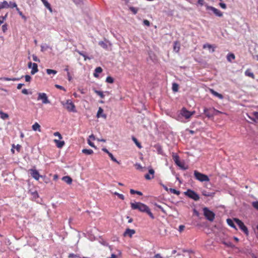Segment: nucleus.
<instances>
[{
  "label": "nucleus",
  "mask_w": 258,
  "mask_h": 258,
  "mask_svg": "<svg viewBox=\"0 0 258 258\" xmlns=\"http://www.w3.org/2000/svg\"><path fill=\"white\" fill-rule=\"evenodd\" d=\"M195 111H189L187 110L185 107H183L180 111V115L186 119H189L192 115L195 114Z\"/></svg>",
  "instance_id": "nucleus-5"
},
{
  "label": "nucleus",
  "mask_w": 258,
  "mask_h": 258,
  "mask_svg": "<svg viewBox=\"0 0 258 258\" xmlns=\"http://www.w3.org/2000/svg\"><path fill=\"white\" fill-rule=\"evenodd\" d=\"M227 59L228 61L231 62L232 60L235 59V55L233 53H229L227 56Z\"/></svg>",
  "instance_id": "nucleus-31"
},
{
  "label": "nucleus",
  "mask_w": 258,
  "mask_h": 258,
  "mask_svg": "<svg viewBox=\"0 0 258 258\" xmlns=\"http://www.w3.org/2000/svg\"><path fill=\"white\" fill-rule=\"evenodd\" d=\"M11 79H12V78H8V77H4V78H2L1 79V80L6 81H12Z\"/></svg>",
  "instance_id": "nucleus-59"
},
{
  "label": "nucleus",
  "mask_w": 258,
  "mask_h": 258,
  "mask_svg": "<svg viewBox=\"0 0 258 258\" xmlns=\"http://www.w3.org/2000/svg\"><path fill=\"white\" fill-rule=\"evenodd\" d=\"M204 48H208L209 49H212L211 52H213L215 51L214 48H213V46L209 44H205L203 45Z\"/></svg>",
  "instance_id": "nucleus-30"
},
{
  "label": "nucleus",
  "mask_w": 258,
  "mask_h": 258,
  "mask_svg": "<svg viewBox=\"0 0 258 258\" xmlns=\"http://www.w3.org/2000/svg\"><path fill=\"white\" fill-rule=\"evenodd\" d=\"M202 193V195L205 197H213L214 195V192H209L205 190H203Z\"/></svg>",
  "instance_id": "nucleus-25"
},
{
  "label": "nucleus",
  "mask_w": 258,
  "mask_h": 258,
  "mask_svg": "<svg viewBox=\"0 0 258 258\" xmlns=\"http://www.w3.org/2000/svg\"><path fill=\"white\" fill-rule=\"evenodd\" d=\"M107 42H108V41H106L105 40V41H99L98 44L101 47H102L104 49H107V48H108Z\"/></svg>",
  "instance_id": "nucleus-21"
},
{
  "label": "nucleus",
  "mask_w": 258,
  "mask_h": 258,
  "mask_svg": "<svg viewBox=\"0 0 258 258\" xmlns=\"http://www.w3.org/2000/svg\"><path fill=\"white\" fill-rule=\"evenodd\" d=\"M130 10L134 14H136L138 11V9L137 8H136L133 7H130Z\"/></svg>",
  "instance_id": "nucleus-43"
},
{
  "label": "nucleus",
  "mask_w": 258,
  "mask_h": 258,
  "mask_svg": "<svg viewBox=\"0 0 258 258\" xmlns=\"http://www.w3.org/2000/svg\"><path fill=\"white\" fill-rule=\"evenodd\" d=\"M32 58H33V61H34L40 62V59L35 54L32 55Z\"/></svg>",
  "instance_id": "nucleus-50"
},
{
  "label": "nucleus",
  "mask_w": 258,
  "mask_h": 258,
  "mask_svg": "<svg viewBox=\"0 0 258 258\" xmlns=\"http://www.w3.org/2000/svg\"><path fill=\"white\" fill-rule=\"evenodd\" d=\"M172 89L173 92H177L178 90V85L175 83L172 84Z\"/></svg>",
  "instance_id": "nucleus-33"
},
{
  "label": "nucleus",
  "mask_w": 258,
  "mask_h": 258,
  "mask_svg": "<svg viewBox=\"0 0 258 258\" xmlns=\"http://www.w3.org/2000/svg\"><path fill=\"white\" fill-rule=\"evenodd\" d=\"M154 173H155L154 170L153 169H152V168H150L149 169V174H147L145 175V178L148 180L153 179L154 177Z\"/></svg>",
  "instance_id": "nucleus-12"
},
{
  "label": "nucleus",
  "mask_w": 258,
  "mask_h": 258,
  "mask_svg": "<svg viewBox=\"0 0 258 258\" xmlns=\"http://www.w3.org/2000/svg\"><path fill=\"white\" fill-rule=\"evenodd\" d=\"M82 153L86 155H91L93 153V151L91 149H84L82 150Z\"/></svg>",
  "instance_id": "nucleus-28"
},
{
  "label": "nucleus",
  "mask_w": 258,
  "mask_h": 258,
  "mask_svg": "<svg viewBox=\"0 0 258 258\" xmlns=\"http://www.w3.org/2000/svg\"><path fill=\"white\" fill-rule=\"evenodd\" d=\"M32 128L34 131H38L39 132H41V126L37 122H35L32 125Z\"/></svg>",
  "instance_id": "nucleus-18"
},
{
  "label": "nucleus",
  "mask_w": 258,
  "mask_h": 258,
  "mask_svg": "<svg viewBox=\"0 0 258 258\" xmlns=\"http://www.w3.org/2000/svg\"><path fill=\"white\" fill-rule=\"evenodd\" d=\"M30 172L32 177L35 179L38 180L39 179L40 175L37 170L36 169H30Z\"/></svg>",
  "instance_id": "nucleus-11"
},
{
  "label": "nucleus",
  "mask_w": 258,
  "mask_h": 258,
  "mask_svg": "<svg viewBox=\"0 0 258 258\" xmlns=\"http://www.w3.org/2000/svg\"><path fill=\"white\" fill-rule=\"evenodd\" d=\"M114 194L116 195L119 199L122 200L124 199V196L122 194H119L117 192H114Z\"/></svg>",
  "instance_id": "nucleus-48"
},
{
  "label": "nucleus",
  "mask_w": 258,
  "mask_h": 258,
  "mask_svg": "<svg viewBox=\"0 0 258 258\" xmlns=\"http://www.w3.org/2000/svg\"><path fill=\"white\" fill-rule=\"evenodd\" d=\"M210 92L211 93V94H212L215 96L218 97L220 99H223V95L222 94L217 92L216 91H214L213 89H210Z\"/></svg>",
  "instance_id": "nucleus-15"
},
{
  "label": "nucleus",
  "mask_w": 258,
  "mask_h": 258,
  "mask_svg": "<svg viewBox=\"0 0 258 258\" xmlns=\"http://www.w3.org/2000/svg\"><path fill=\"white\" fill-rule=\"evenodd\" d=\"M76 5H80L82 3L83 0H72Z\"/></svg>",
  "instance_id": "nucleus-56"
},
{
  "label": "nucleus",
  "mask_w": 258,
  "mask_h": 258,
  "mask_svg": "<svg viewBox=\"0 0 258 258\" xmlns=\"http://www.w3.org/2000/svg\"><path fill=\"white\" fill-rule=\"evenodd\" d=\"M103 109L101 107H99L97 113V115H96L97 117L99 118L100 117H102L104 118H106V115L105 114H103Z\"/></svg>",
  "instance_id": "nucleus-14"
},
{
  "label": "nucleus",
  "mask_w": 258,
  "mask_h": 258,
  "mask_svg": "<svg viewBox=\"0 0 258 258\" xmlns=\"http://www.w3.org/2000/svg\"><path fill=\"white\" fill-rule=\"evenodd\" d=\"M108 156H109V157L111 158V159L113 161V162H116L118 164H119V162L116 159V158H115L113 156V155H112V153H109V154L108 155Z\"/></svg>",
  "instance_id": "nucleus-47"
},
{
  "label": "nucleus",
  "mask_w": 258,
  "mask_h": 258,
  "mask_svg": "<svg viewBox=\"0 0 258 258\" xmlns=\"http://www.w3.org/2000/svg\"><path fill=\"white\" fill-rule=\"evenodd\" d=\"M79 257V256L78 255L74 254V253H70L69 255V258H77Z\"/></svg>",
  "instance_id": "nucleus-52"
},
{
  "label": "nucleus",
  "mask_w": 258,
  "mask_h": 258,
  "mask_svg": "<svg viewBox=\"0 0 258 258\" xmlns=\"http://www.w3.org/2000/svg\"><path fill=\"white\" fill-rule=\"evenodd\" d=\"M31 194L32 196V198L33 199H36L37 198H38V194L37 193V191H32V192H31Z\"/></svg>",
  "instance_id": "nucleus-40"
},
{
  "label": "nucleus",
  "mask_w": 258,
  "mask_h": 258,
  "mask_svg": "<svg viewBox=\"0 0 258 258\" xmlns=\"http://www.w3.org/2000/svg\"><path fill=\"white\" fill-rule=\"evenodd\" d=\"M17 11L18 12L19 15L22 17V19H23L24 20H26L27 19L26 16H25L22 12L20 11V9L18 8H17Z\"/></svg>",
  "instance_id": "nucleus-39"
},
{
  "label": "nucleus",
  "mask_w": 258,
  "mask_h": 258,
  "mask_svg": "<svg viewBox=\"0 0 258 258\" xmlns=\"http://www.w3.org/2000/svg\"><path fill=\"white\" fill-rule=\"evenodd\" d=\"M222 243L224 244L225 245L228 246V247H232V244L230 241H222Z\"/></svg>",
  "instance_id": "nucleus-46"
},
{
  "label": "nucleus",
  "mask_w": 258,
  "mask_h": 258,
  "mask_svg": "<svg viewBox=\"0 0 258 258\" xmlns=\"http://www.w3.org/2000/svg\"><path fill=\"white\" fill-rule=\"evenodd\" d=\"M184 227H184V225H180V226H179V229H178L179 231V232H181V231H182L184 230Z\"/></svg>",
  "instance_id": "nucleus-64"
},
{
  "label": "nucleus",
  "mask_w": 258,
  "mask_h": 258,
  "mask_svg": "<svg viewBox=\"0 0 258 258\" xmlns=\"http://www.w3.org/2000/svg\"><path fill=\"white\" fill-rule=\"evenodd\" d=\"M252 205L255 209L258 210V201L252 202Z\"/></svg>",
  "instance_id": "nucleus-51"
},
{
  "label": "nucleus",
  "mask_w": 258,
  "mask_h": 258,
  "mask_svg": "<svg viewBox=\"0 0 258 258\" xmlns=\"http://www.w3.org/2000/svg\"><path fill=\"white\" fill-rule=\"evenodd\" d=\"M22 93L24 94H26V95H27V94H31V93H29L27 89H23L22 91Z\"/></svg>",
  "instance_id": "nucleus-57"
},
{
  "label": "nucleus",
  "mask_w": 258,
  "mask_h": 258,
  "mask_svg": "<svg viewBox=\"0 0 258 258\" xmlns=\"http://www.w3.org/2000/svg\"><path fill=\"white\" fill-rule=\"evenodd\" d=\"M8 13H6V15L4 16H2L1 17L0 16V26L1 25V24H2L4 21L6 20L7 17H8Z\"/></svg>",
  "instance_id": "nucleus-34"
},
{
  "label": "nucleus",
  "mask_w": 258,
  "mask_h": 258,
  "mask_svg": "<svg viewBox=\"0 0 258 258\" xmlns=\"http://www.w3.org/2000/svg\"><path fill=\"white\" fill-rule=\"evenodd\" d=\"M170 191L174 194H175L176 195H179L180 194V191L178 190H177L174 188H169Z\"/></svg>",
  "instance_id": "nucleus-44"
},
{
  "label": "nucleus",
  "mask_w": 258,
  "mask_h": 258,
  "mask_svg": "<svg viewBox=\"0 0 258 258\" xmlns=\"http://www.w3.org/2000/svg\"><path fill=\"white\" fill-rule=\"evenodd\" d=\"M227 223L231 227L235 228V225L234 224V222H233L232 220H231L230 219H227Z\"/></svg>",
  "instance_id": "nucleus-32"
},
{
  "label": "nucleus",
  "mask_w": 258,
  "mask_h": 258,
  "mask_svg": "<svg viewBox=\"0 0 258 258\" xmlns=\"http://www.w3.org/2000/svg\"><path fill=\"white\" fill-rule=\"evenodd\" d=\"M179 165H178V166H179L181 169L183 170H185L187 169V168L184 166L183 163L180 162V163Z\"/></svg>",
  "instance_id": "nucleus-55"
},
{
  "label": "nucleus",
  "mask_w": 258,
  "mask_h": 258,
  "mask_svg": "<svg viewBox=\"0 0 258 258\" xmlns=\"http://www.w3.org/2000/svg\"><path fill=\"white\" fill-rule=\"evenodd\" d=\"M62 180L69 184H71L72 182V179L69 176H63Z\"/></svg>",
  "instance_id": "nucleus-20"
},
{
  "label": "nucleus",
  "mask_w": 258,
  "mask_h": 258,
  "mask_svg": "<svg viewBox=\"0 0 258 258\" xmlns=\"http://www.w3.org/2000/svg\"><path fill=\"white\" fill-rule=\"evenodd\" d=\"M78 53L83 56V57L84 58V60H86L87 59H90V58H89L88 57H87L86 56V55L83 52V51H79L78 50L77 51Z\"/></svg>",
  "instance_id": "nucleus-41"
},
{
  "label": "nucleus",
  "mask_w": 258,
  "mask_h": 258,
  "mask_svg": "<svg viewBox=\"0 0 258 258\" xmlns=\"http://www.w3.org/2000/svg\"><path fill=\"white\" fill-rule=\"evenodd\" d=\"M94 92L97 94L98 95H99L101 98L103 99L105 97L103 92L102 91H98V90H97L95 89H93Z\"/></svg>",
  "instance_id": "nucleus-29"
},
{
  "label": "nucleus",
  "mask_w": 258,
  "mask_h": 258,
  "mask_svg": "<svg viewBox=\"0 0 258 258\" xmlns=\"http://www.w3.org/2000/svg\"><path fill=\"white\" fill-rule=\"evenodd\" d=\"M44 6L47 8L50 13L52 12V9L51 8V7L50 5V4L48 2L47 0H46L42 2Z\"/></svg>",
  "instance_id": "nucleus-22"
},
{
  "label": "nucleus",
  "mask_w": 258,
  "mask_h": 258,
  "mask_svg": "<svg viewBox=\"0 0 258 258\" xmlns=\"http://www.w3.org/2000/svg\"><path fill=\"white\" fill-rule=\"evenodd\" d=\"M185 195L193 199L194 200L197 201L200 199V197L195 191L191 189H188L184 192Z\"/></svg>",
  "instance_id": "nucleus-6"
},
{
  "label": "nucleus",
  "mask_w": 258,
  "mask_h": 258,
  "mask_svg": "<svg viewBox=\"0 0 258 258\" xmlns=\"http://www.w3.org/2000/svg\"><path fill=\"white\" fill-rule=\"evenodd\" d=\"M53 135H54V136L58 137L59 139H62V136H61V135H60V134L59 132H55L53 134Z\"/></svg>",
  "instance_id": "nucleus-54"
},
{
  "label": "nucleus",
  "mask_w": 258,
  "mask_h": 258,
  "mask_svg": "<svg viewBox=\"0 0 258 258\" xmlns=\"http://www.w3.org/2000/svg\"><path fill=\"white\" fill-rule=\"evenodd\" d=\"M219 6L223 9H226L227 8L226 4L223 3H219Z\"/></svg>",
  "instance_id": "nucleus-58"
},
{
  "label": "nucleus",
  "mask_w": 258,
  "mask_h": 258,
  "mask_svg": "<svg viewBox=\"0 0 258 258\" xmlns=\"http://www.w3.org/2000/svg\"><path fill=\"white\" fill-rule=\"evenodd\" d=\"M25 81L26 82H30L31 79V77L29 75H26L25 76Z\"/></svg>",
  "instance_id": "nucleus-60"
},
{
  "label": "nucleus",
  "mask_w": 258,
  "mask_h": 258,
  "mask_svg": "<svg viewBox=\"0 0 258 258\" xmlns=\"http://www.w3.org/2000/svg\"><path fill=\"white\" fill-rule=\"evenodd\" d=\"M9 8H16V10H17V8H18L17 5L15 2H10V3H9Z\"/></svg>",
  "instance_id": "nucleus-38"
},
{
  "label": "nucleus",
  "mask_w": 258,
  "mask_h": 258,
  "mask_svg": "<svg viewBox=\"0 0 258 258\" xmlns=\"http://www.w3.org/2000/svg\"><path fill=\"white\" fill-rule=\"evenodd\" d=\"M0 116L3 119H6L9 118V115L7 113L3 112L2 110H0Z\"/></svg>",
  "instance_id": "nucleus-27"
},
{
  "label": "nucleus",
  "mask_w": 258,
  "mask_h": 258,
  "mask_svg": "<svg viewBox=\"0 0 258 258\" xmlns=\"http://www.w3.org/2000/svg\"><path fill=\"white\" fill-rule=\"evenodd\" d=\"M61 104L69 112H76V106L71 99H68L66 102L61 101Z\"/></svg>",
  "instance_id": "nucleus-2"
},
{
  "label": "nucleus",
  "mask_w": 258,
  "mask_h": 258,
  "mask_svg": "<svg viewBox=\"0 0 258 258\" xmlns=\"http://www.w3.org/2000/svg\"><path fill=\"white\" fill-rule=\"evenodd\" d=\"M206 8L207 10L212 11L216 16H217L218 17H222V16H223L222 12H221L218 9H217L212 6H208L207 5H206Z\"/></svg>",
  "instance_id": "nucleus-9"
},
{
  "label": "nucleus",
  "mask_w": 258,
  "mask_h": 258,
  "mask_svg": "<svg viewBox=\"0 0 258 258\" xmlns=\"http://www.w3.org/2000/svg\"><path fill=\"white\" fill-rule=\"evenodd\" d=\"M212 109H213V108H205L204 109L205 114L208 118H212L214 117V112L212 110Z\"/></svg>",
  "instance_id": "nucleus-10"
},
{
  "label": "nucleus",
  "mask_w": 258,
  "mask_h": 258,
  "mask_svg": "<svg viewBox=\"0 0 258 258\" xmlns=\"http://www.w3.org/2000/svg\"><path fill=\"white\" fill-rule=\"evenodd\" d=\"M54 142L56 143V146L58 148H61L64 145V142L55 139Z\"/></svg>",
  "instance_id": "nucleus-19"
},
{
  "label": "nucleus",
  "mask_w": 258,
  "mask_h": 258,
  "mask_svg": "<svg viewBox=\"0 0 258 258\" xmlns=\"http://www.w3.org/2000/svg\"><path fill=\"white\" fill-rule=\"evenodd\" d=\"M7 25L4 24L2 26V30L4 32H5L7 30Z\"/></svg>",
  "instance_id": "nucleus-63"
},
{
  "label": "nucleus",
  "mask_w": 258,
  "mask_h": 258,
  "mask_svg": "<svg viewBox=\"0 0 258 258\" xmlns=\"http://www.w3.org/2000/svg\"><path fill=\"white\" fill-rule=\"evenodd\" d=\"M180 49L179 45L177 42H174V50L177 52L179 51Z\"/></svg>",
  "instance_id": "nucleus-35"
},
{
  "label": "nucleus",
  "mask_w": 258,
  "mask_h": 258,
  "mask_svg": "<svg viewBox=\"0 0 258 258\" xmlns=\"http://www.w3.org/2000/svg\"><path fill=\"white\" fill-rule=\"evenodd\" d=\"M48 49H51V48L47 44H43L41 45V51L42 52H44L46 50H47Z\"/></svg>",
  "instance_id": "nucleus-24"
},
{
  "label": "nucleus",
  "mask_w": 258,
  "mask_h": 258,
  "mask_svg": "<svg viewBox=\"0 0 258 258\" xmlns=\"http://www.w3.org/2000/svg\"><path fill=\"white\" fill-rule=\"evenodd\" d=\"M194 175L196 179L199 180L201 182L209 181L210 180L207 175L201 173L197 170L194 171Z\"/></svg>",
  "instance_id": "nucleus-4"
},
{
  "label": "nucleus",
  "mask_w": 258,
  "mask_h": 258,
  "mask_svg": "<svg viewBox=\"0 0 258 258\" xmlns=\"http://www.w3.org/2000/svg\"><path fill=\"white\" fill-rule=\"evenodd\" d=\"M135 166H136L137 169L140 170V169H142V167L140 163H136L135 164Z\"/></svg>",
  "instance_id": "nucleus-62"
},
{
  "label": "nucleus",
  "mask_w": 258,
  "mask_h": 258,
  "mask_svg": "<svg viewBox=\"0 0 258 258\" xmlns=\"http://www.w3.org/2000/svg\"><path fill=\"white\" fill-rule=\"evenodd\" d=\"M204 215L207 220L210 221H213L215 218V214L212 211H210L208 208H203Z\"/></svg>",
  "instance_id": "nucleus-3"
},
{
  "label": "nucleus",
  "mask_w": 258,
  "mask_h": 258,
  "mask_svg": "<svg viewBox=\"0 0 258 258\" xmlns=\"http://www.w3.org/2000/svg\"><path fill=\"white\" fill-rule=\"evenodd\" d=\"M234 220L236 223V224L239 226V228L245 234H248V231L247 228L245 226L244 223L241 220L237 218H235Z\"/></svg>",
  "instance_id": "nucleus-7"
},
{
  "label": "nucleus",
  "mask_w": 258,
  "mask_h": 258,
  "mask_svg": "<svg viewBox=\"0 0 258 258\" xmlns=\"http://www.w3.org/2000/svg\"><path fill=\"white\" fill-rule=\"evenodd\" d=\"M46 71L48 75H51V74L55 75L57 73V71L53 70H51V69H47Z\"/></svg>",
  "instance_id": "nucleus-36"
},
{
  "label": "nucleus",
  "mask_w": 258,
  "mask_h": 258,
  "mask_svg": "<svg viewBox=\"0 0 258 258\" xmlns=\"http://www.w3.org/2000/svg\"><path fill=\"white\" fill-rule=\"evenodd\" d=\"M133 140L134 141V142H135V143L136 144V145L139 148H141L142 147L140 143L138 141V140L135 138V137H133Z\"/></svg>",
  "instance_id": "nucleus-45"
},
{
  "label": "nucleus",
  "mask_w": 258,
  "mask_h": 258,
  "mask_svg": "<svg viewBox=\"0 0 258 258\" xmlns=\"http://www.w3.org/2000/svg\"><path fill=\"white\" fill-rule=\"evenodd\" d=\"M131 207L133 210H138L141 212L146 213L152 219L155 218L149 208L143 203L140 202L131 203Z\"/></svg>",
  "instance_id": "nucleus-1"
},
{
  "label": "nucleus",
  "mask_w": 258,
  "mask_h": 258,
  "mask_svg": "<svg viewBox=\"0 0 258 258\" xmlns=\"http://www.w3.org/2000/svg\"><path fill=\"white\" fill-rule=\"evenodd\" d=\"M102 71H103L101 67H97L95 69L94 73L93 74L94 77L95 78H98V77H99L98 74L102 73Z\"/></svg>",
  "instance_id": "nucleus-16"
},
{
  "label": "nucleus",
  "mask_w": 258,
  "mask_h": 258,
  "mask_svg": "<svg viewBox=\"0 0 258 258\" xmlns=\"http://www.w3.org/2000/svg\"><path fill=\"white\" fill-rule=\"evenodd\" d=\"M9 8V3L6 1H4L0 4V8L2 9H7Z\"/></svg>",
  "instance_id": "nucleus-23"
},
{
  "label": "nucleus",
  "mask_w": 258,
  "mask_h": 258,
  "mask_svg": "<svg viewBox=\"0 0 258 258\" xmlns=\"http://www.w3.org/2000/svg\"><path fill=\"white\" fill-rule=\"evenodd\" d=\"M106 82L108 83H113L114 82V79L110 76H108L106 79Z\"/></svg>",
  "instance_id": "nucleus-37"
},
{
  "label": "nucleus",
  "mask_w": 258,
  "mask_h": 258,
  "mask_svg": "<svg viewBox=\"0 0 258 258\" xmlns=\"http://www.w3.org/2000/svg\"><path fill=\"white\" fill-rule=\"evenodd\" d=\"M143 24L147 26H149L150 24V22L147 20H144L143 21Z\"/></svg>",
  "instance_id": "nucleus-61"
},
{
  "label": "nucleus",
  "mask_w": 258,
  "mask_h": 258,
  "mask_svg": "<svg viewBox=\"0 0 258 258\" xmlns=\"http://www.w3.org/2000/svg\"><path fill=\"white\" fill-rule=\"evenodd\" d=\"M172 158L175 163H177L179 161V156L176 154H173L172 155Z\"/></svg>",
  "instance_id": "nucleus-42"
},
{
  "label": "nucleus",
  "mask_w": 258,
  "mask_h": 258,
  "mask_svg": "<svg viewBox=\"0 0 258 258\" xmlns=\"http://www.w3.org/2000/svg\"><path fill=\"white\" fill-rule=\"evenodd\" d=\"M31 69H32L31 71V75H34L35 74H36V73H37L38 72V66H37V63H33V66L31 67Z\"/></svg>",
  "instance_id": "nucleus-17"
},
{
  "label": "nucleus",
  "mask_w": 258,
  "mask_h": 258,
  "mask_svg": "<svg viewBox=\"0 0 258 258\" xmlns=\"http://www.w3.org/2000/svg\"><path fill=\"white\" fill-rule=\"evenodd\" d=\"M244 74L246 76L251 77L252 79L254 78V76L253 73L251 72L249 70H246Z\"/></svg>",
  "instance_id": "nucleus-26"
},
{
  "label": "nucleus",
  "mask_w": 258,
  "mask_h": 258,
  "mask_svg": "<svg viewBox=\"0 0 258 258\" xmlns=\"http://www.w3.org/2000/svg\"><path fill=\"white\" fill-rule=\"evenodd\" d=\"M37 98L38 100H41L42 103L48 104L50 103L46 94L45 93H39Z\"/></svg>",
  "instance_id": "nucleus-8"
},
{
  "label": "nucleus",
  "mask_w": 258,
  "mask_h": 258,
  "mask_svg": "<svg viewBox=\"0 0 258 258\" xmlns=\"http://www.w3.org/2000/svg\"><path fill=\"white\" fill-rule=\"evenodd\" d=\"M87 141H88V144H89L91 147H93V148H96V147H95V146L94 144L93 143H92V142L91 141V140H90V139H88Z\"/></svg>",
  "instance_id": "nucleus-53"
},
{
  "label": "nucleus",
  "mask_w": 258,
  "mask_h": 258,
  "mask_svg": "<svg viewBox=\"0 0 258 258\" xmlns=\"http://www.w3.org/2000/svg\"><path fill=\"white\" fill-rule=\"evenodd\" d=\"M135 230L134 229H126L125 232L123 233L124 236H128L130 237H131L135 233Z\"/></svg>",
  "instance_id": "nucleus-13"
},
{
  "label": "nucleus",
  "mask_w": 258,
  "mask_h": 258,
  "mask_svg": "<svg viewBox=\"0 0 258 258\" xmlns=\"http://www.w3.org/2000/svg\"><path fill=\"white\" fill-rule=\"evenodd\" d=\"M212 110L213 111L214 116L217 115H218L220 113H222V112H221V111H219L218 110H216L214 108H213V109H212Z\"/></svg>",
  "instance_id": "nucleus-49"
}]
</instances>
